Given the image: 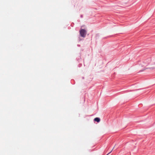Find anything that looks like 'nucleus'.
Here are the masks:
<instances>
[{
	"instance_id": "obj_1",
	"label": "nucleus",
	"mask_w": 155,
	"mask_h": 155,
	"mask_svg": "<svg viewBox=\"0 0 155 155\" xmlns=\"http://www.w3.org/2000/svg\"><path fill=\"white\" fill-rule=\"evenodd\" d=\"M80 36L83 38H85L87 34L86 31L83 29L81 28L79 31Z\"/></svg>"
},
{
	"instance_id": "obj_2",
	"label": "nucleus",
	"mask_w": 155,
	"mask_h": 155,
	"mask_svg": "<svg viewBox=\"0 0 155 155\" xmlns=\"http://www.w3.org/2000/svg\"><path fill=\"white\" fill-rule=\"evenodd\" d=\"M94 120L97 122H99L100 121V119L99 117H96L94 119Z\"/></svg>"
},
{
	"instance_id": "obj_3",
	"label": "nucleus",
	"mask_w": 155,
	"mask_h": 155,
	"mask_svg": "<svg viewBox=\"0 0 155 155\" xmlns=\"http://www.w3.org/2000/svg\"><path fill=\"white\" fill-rule=\"evenodd\" d=\"M81 18H83V15H81Z\"/></svg>"
}]
</instances>
